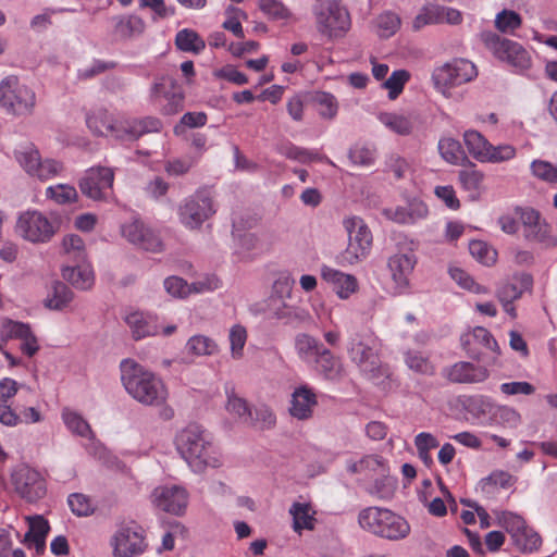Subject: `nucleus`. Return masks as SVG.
<instances>
[{"instance_id": "f257e3e1", "label": "nucleus", "mask_w": 557, "mask_h": 557, "mask_svg": "<svg viewBox=\"0 0 557 557\" xmlns=\"http://www.w3.org/2000/svg\"><path fill=\"white\" fill-rule=\"evenodd\" d=\"M121 382L136 401L144 406H162L169 392L157 374L133 359H123L120 363Z\"/></svg>"}, {"instance_id": "f03ea898", "label": "nucleus", "mask_w": 557, "mask_h": 557, "mask_svg": "<svg viewBox=\"0 0 557 557\" xmlns=\"http://www.w3.org/2000/svg\"><path fill=\"white\" fill-rule=\"evenodd\" d=\"M175 445L182 458L195 473H202L208 468H218L222 465L210 433L198 424H189L178 432Z\"/></svg>"}, {"instance_id": "7ed1b4c3", "label": "nucleus", "mask_w": 557, "mask_h": 557, "mask_svg": "<svg viewBox=\"0 0 557 557\" xmlns=\"http://www.w3.org/2000/svg\"><path fill=\"white\" fill-rule=\"evenodd\" d=\"M381 343L368 332L351 334L347 343L350 361L360 374L374 384H381L389 377L391 371L380 357Z\"/></svg>"}, {"instance_id": "20e7f679", "label": "nucleus", "mask_w": 557, "mask_h": 557, "mask_svg": "<svg viewBox=\"0 0 557 557\" xmlns=\"http://www.w3.org/2000/svg\"><path fill=\"white\" fill-rule=\"evenodd\" d=\"M358 524L363 531L388 541L404 540L410 533V524L404 517L379 506L361 509L358 513Z\"/></svg>"}, {"instance_id": "39448f33", "label": "nucleus", "mask_w": 557, "mask_h": 557, "mask_svg": "<svg viewBox=\"0 0 557 557\" xmlns=\"http://www.w3.org/2000/svg\"><path fill=\"white\" fill-rule=\"evenodd\" d=\"M348 234V245L337 256V263L342 267L354 265L364 260L372 247V234L366 222L359 216H348L343 221Z\"/></svg>"}, {"instance_id": "423d86ee", "label": "nucleus", "mask_w": 557, "mask_h": 557, "mask_svg": "<svg viewBox=\"0 0 557 557\" xmlns=\"http://www.w3.org/2000/svg\"><path fill=\"white\" fill-rule=\"evenodd\" d=\"M14 158L30 177L41 182L58 177L64 171L63 162L51 158L42 159L39 150L33 144L15 149Z\"/></svg>"}, {"instance_id": "0eeeda50", "label": "nucleus", "mask_w": 557, "mask_h": 557, "mask_svg": "<svg viewBox=\"0 0 557 557\" xmlns=\"http://www.w3.org/2000/svg\"><path fill=\"white\" fill-rule=\"evenodd\" d=\"M318 32L330 40L342 38L350 28L348 11L335 1H321L313 7Z\"/></svg>"}, {"instance_id": "6e6552de", "label": "nucleus", "mask_w": 557, "mask_h": 557, "mask_svg": "<svg viewBox=\"0 0 557 557\" xmlns=\"http://www.w3.org/2000/svg\"><path fill=\"white\" fill-rule=\"evenodd\" d=\"M481 40L498 60L506 62L517 72H524L531 67V55L519 42L500 38L493 32H483Z\"/></svg>"}, {"instance_id": "1a4fd4ad", "label": "nucleus", "mask_w": 557, "mask_h": 557, "mask_svg": "<svg viewBox=\"0 0 557 557\" xmlns=\"http://www.w3.org/2000/svg\"><path fill=\"white\" fill-rule=\"evenodd\" d=\"M36 103L35 92L21 84L16 76H7L0 82V107L13 115L32 113Z\"/></svg>"}, {"instance_id": "9d476101", "label": "nucleus", "mask_w": 557, "mask_h": 557, "mask_svg": "<svg viewBox=\"0 0 557 557\" xmlns=\"http://www.w3.org/2000/svg\"><path fill=\"white\" fill-rule=\"evenodd\" d=\"M115 171L109 166H91L78 181V187L84 196L101 202L114 200L113 184Z\"/></svg>"}, {"instance_id": "9b49d317", "label": "nucleus", "mask_w": 557, "mask_h": 557, "mask_svg": "<svg viewBox=\"0 0 557 557\" xmlns=\"http://www.w3.org/2000/svg\"><path fill=\"white\" fill-rule=\"evenodd\" d=\"M15 233L33 244H45L57 233V225L38 210H26L17 215Z\"/></svg>"}, {"instance_id": "f8f14e48", "label": "nucleus", "mask_w": 557, "mask_h": 557, "mask_svg": "<svg viewBox=\"0 0 557 557\" xmlns=\"http://www.w3.org/2000/svg\"><path fill=\"white\" fill-rule=\"evenodd\" d=\"M214 213L213 198L207 189H198L185 198L178 207L180 221L189 230L200 227Z\"/></svg>"}, {"instance_id": "ddd939ff", "label": "nucleus", "mask_w": 557, "mask_h": 557, "mask_svg": "<svg viewBox=\"0 0 557 557\" xmlns=\"http://www.w3.org/2000/svg\"><path fill=\"white\" fill-rule=\"evenodd\" d=\"M476 74V67L472 62L457 59L436 67L432 81L435 88L445 95L448 88L470 82Z\"/></svg>"}, {"instance_id": "4468645a", "label": "nucleus", "mask_w": 557, "mask_h": 557, "mask_svg": "<svg viewBox=\"0 0 557 557\" xmlns=\"http://www.w3.org/2000/svg\"><path fill=\"white\" fill-rule=\"evenodd\" d=\"M11 481L16 494L28 503H35L46 495L44 476L27 465L17 466L11 474Z\"/></svg>"}, {"instance_id": "2eb2a0df", "label": "nucleus", "mask_w": 557, "mask_h": 557, "mask_svg": "<svg viewBox=\"0 0 557 557\" xmlns=\"http://www.w3.org/2000/svg\"><path fill=\"white\" fill-rule=\"evenodd\" d=\"M113 557H137L148 547L144 530L137 524L121 525L110 540Z\"/></svg>"}, {"instance_id": "dca6fc26", "label": "nucleus", "mask_w": 557, "mask_h": 557, "mask_svg": "<svg viewBox=\"0 0 557 557\" xmlns=\"http://www.w3.org/2000/svg\"><path fill=\"white\" fill-rule=\"evenodd\" d=\"M188 499L187 490L176 484L159 485L150 494V502L154 508L173 516L185 513Z\"/></svg>"}, {"instance_id": "f3484780", "label": "nucleus", "mask_w": 557, "mask_h": 557, "mask_svg": "<svg viewBox=\"0 0 557 557\" xmlns=\"http://www.w3.org/2000/svg\"><path fill=\"white\" fill-rule=\"evenodd\" d=\"M533 284L532 276L528 273H516L512 276L502 281L496 287V298L502 305L504 311L512 319L517 317L513 302L531 289Z\"/></svg>"}, {"instance_id": "a211bd4d", "label": "nucleus", "mask_w": 557, "mask_h": 557, "mask_svg": "<svg viewBox=\"0 0 557 557\" xmlns=\"http://www.w3.org/2000/svg\"><path fill=\"white\" fill-rule=\"evenodd\" d=\"M161 128V121L152 116L116 120L113 137L122 141H134L145 134L158 133Z\"/></svg>"}, {"instance_id": "6ab92c4d", "label": "nucleus", "mask_w": 557, "mask_h": 557, "mask_svg": "<svg viewBox=\"0 0 557 557\" xmlns=\"http://www.w3.org/2000/svg\"><path fill=\"white\" fill-rule=\"evenodd\" d=\"M520 219L523 225V235L528 240L547 246L556 245L555 238L550 235V226L539 211L525 208L521 211Z\"/></svg>"}, {"instance_id": "aec40b11", "label": "nucleus", "mask_w": 557, "mask_h": 557, "mask_svg": "<svg viewBox=\"0 0 557 557\" xmlns=\"http://www.w3.org/2000/svg\"><path fill=\"white\" fill-rule=\"evenodd\" d=\"M151 97L156 100L161 98L166 100L162 110L169 115L176 114L184 106L183 92L177 88L175 79L170 76H162L154 82L151 87Z\"/></svg>"}, {"instance_id": "412c9836", "label": "nucleus", "mask_w": 557, "mask_h": 557, "mask_svg": "<svg viewBox=\"0 0 557 557\" xmlns=\"http://www.w3.org/2000/svg\"><path fill=\"white\" fill-rule=\"evenodd\" d=\"M123 236L133 245L151 252L162 250L160 238L140 221H132L122 226Z\"/></svg>"}, {"instance_id": "4be33fe9", "label": "nucleus", "mask_w": 557, "mask_h": 557, "mask_svg": "<svg viewBox=\"0 0 557 557\" xmlns=\"http://www.w3.org/2000/svg\"><path fill=\"white\" fill-rule=\"evenodd\" d=\"M443 375L453 383H481L488 377V371L482 366L460 361L443 370Z\"/></svg>"}, {"instance_id": "5701e85b", "label": "nucleus", "mask_w": 557, "mask_h": 557, "mask_svg": "<svg viewBox=\"0 0 557 557\" xmlns=\"http://www.w3.org/2000/svg\"><path fill=\"white\" fill-rule=\"evenodd\" d=\"M321 277L332 286L341 299H348L359 287L355 275L344 273L329 265L321 267Z\"/></svg>"}, {"instance_id": "b1692460", "label": "nucleus", "mask_w": 557, "mask_h": 557, "mask_svg": "<svg viewBox=\"0 0 557 557\" xmlns=\"http://www.w3.org/2000/svg\"><path fill=\"white\" fill-rule=\"evenodd\" d=\"M417 258L412 250L406 252H397L389 257L387 267L391 272L392 280L400 289L406 288L409 284V276L412 273Z\"/></svg>"}, {"instance_id": "393cba45", "label": "nucleus", "mask_w": 557, "mask_h": 557, "mask_svg": "<svg viewBox=\"0 0 557 557\" xmlns=\"http://www.w3.org/2000/svg\"><path fill=\"white\" fill-rule=\"evenodd\" d=\"M124 320L131 329L132 336L135 341L143 339L147 336H154L160 332L157 317L150 313L132 311L125 315Z\"/></svg>"}, {"instance_id": "a878e982", "label": "nucleus", "mask_w": 557, "mask_h": 557, "mask_svg": "<svg viewBox=\"0 0 557 557\" xmlns=\"http://www.w3.org/2000/svg\"><path fill=\"white\" fill-rule=\"evenodd\" d=\"M270 314L286 324L299 326L311 321L309 311L300 306L287 304L285 300L268 305Z\"/></svg>"}, {"instance_id": "bb28decb", "label": "nucleus", "mask_w": 557, "mask_h": 557, "mask_svg": "<svg viewBox=\"0 0 557 557\" xmlns=\"http://www.w3.org/2000/svg\"><path fill=\"white\" fill-rule=\"evenodd\" d=\"M317 405L315 393L307 385H301L295 388L292 394L289 412L298 420H307L312 417L313 408Z\"/></svg>"}, {"instance_id": "cd10ccee", "label": "nucleus", "mask_w": 557, "mask_h": 557, "mask_svg": "<svg viewBox=\"0 0 557 557\" xmlns=\"http://www.w3.org/2000/svg\"><path fill=\"white\" fill-rule=\"evenodd\" d=\"M86 125L96 136H114L116 119L103 108L91 110L86 115Z\"/></svg>"}, {"instance_id": "c85d7f7f", "label": "nucleus", "mask_w": 557, "mask_h": 557, "mask_svg": "<svg viewBox=\"0 0 557 557\" xmlns=\"http://www.w3.org/2000/svg\"><path fill=\"white\" fill-rule=\"evenodd\" d=\"M29 529L26 532L23 542L28 547H34L37 555H41L46 548V537L50 531L48 521L41 517L36 516L28 518Z\"/></svg>"}, {"instance_id": "c756f323", "label": "nucleus", "mask_w": 557, "mask_h": 557, "mask_svg": "<svg viewBox=\"0 0 557 557\" xmlns=\"http://www.w3.org/2000/svg\"><path fill=\"white\" fill-rule=\"evenodd\" d=\"M111 22L113 33L121 39L138 37L146 28L144 20L135 14L113 16Z\"/></svg>"}, {"instance_id": "7c9ffc66", "label": "nucleus", "mask_w": 557, "mask_h": 557, "mask_svg": "<svg viewBox=\"0 0 557 557\" xmlns=\"http://www.w3.org/2000/svg\"><path fill=\"white\" fill-rule=\"evenodd\" d=\"M323 348L322 343L307 333H300L295 337L297 356L306 363L312 364Z\"/></svg>"}, {"instance_id": "2f4dec72", "label": "nucleus", "mask_w": 557, "mask_h": 557, "mask_svg": "<svg viewBox=\"0 0 557 557\" xmlns=\"http://www.w3.org/2000/svg\"><path fill=\"white\" fill-rule=\"evenodd\" d=\"M62 275L73 286L83 290L90 288L94 284V272L89 265L64 267Z\"/></svg>"}, {"instance_id": "473e14b6", "label": "nucleus", "mask_w": 557, "mask_h": 557, "mask_svg": "<svg viewBox=\"0 0 557 557\" xmlns=\"http://www.w3.org/2000/svg\"><path fill=\"white\" fill-rule=\"evenodd\" d=\"M315 369L326 379L335 380L342 374V364L330 349L323 348L314 362Z\"/></svg>"}, {"instance_id": "72a5a7b5", "label": "nucleus", "mask_w": 557, "mask_h": 557, "mask_svg": "<svg viewBox=\"0 0 557 557\" xmlns=\"http://www.w3.org/2000/svg\"><path fill=\"white\" fill-rule=\"evenodd\" d=\"M404 361L411 371L418 374L432 376L436 372V368L430 358L419 350H406L404 352Z\"/></svg>"}, {"instance_id": "f704fd0d", "label": "nucleus", "mask_w": 557, "mask_h": 557, "mask_svg": "<svg viewBox=\"0 0 557 557\" xmlns=\"http://www.w3.org/2000/svg\"><path fill=\"white\" fill-rule=\"evenodd\" d=\"M61 417L65 426L71 433L81 437H92L94 434L89 423L77 411L64 408L62 410Z\"/></svg>"}, {"instance_id": "c9c22d12", "label": "nucleus", "mask_w": 557, "mask_h": 557, "mask_svg": "<svg viewBox=\"0 0 557 557\" xmlns=\"http://www.w3.org/2000/svg\"><path fill=\"white\" fill-rule=\"evenodd\" d=\"M185 351L193 357L212 356L218 352V345L212 338L197 334L187 341Z\"/></svg>"}, {"instance_id": "e433bc0d", "label": "nucleus", "mask_w": 557, "mask_h": 557, "mask_svg": "<svg viewBox=\"0 0 557 557\" xmlns=\"http://www.w3.org/2000/svg\"><path fill=\"white\" fill-rule=\"evenodd\" d=\"M72 299V290L64 283L55 282L45 300V306L49 309L62 310L67 307Z\"/></svg>"}, {"instance_id": "4c0bfd02", "label": "nucleus", "mask_w": 557, "mask_h": 557, "mask_svg": "<svg viewBox=\"0 0 557 557\" xmlns=\"http://www.w3.org/2000/svg\"><path fill=\"white\" fill-rule=\"evenodd\" d=\"M175 45L181 51L194 53H199L206 47L205 40L189 28H184L176 34Z\"/></svg>"}, {"instance_id": "58836bf2", "label": "nucleus", "mask_w": 557, "mask_h": 557, "mask_svg": "<svg viewBox=\"0 0 557 557\" xmlns=\"http://www.w3.org/2000/svg\"><path fill=\"white\" fill-rule=\"evenodd\" d=\"M437 149L441 157L450 164H459L466 159L461 144L455 138H441Z\"/></svg>"}, {"instance_id": "ea45409f", "label": "nucleus", "mask_w": 557, "mask_h": 557, "mask_svg": "<svg viewBox=\"0 0 557 557\" xmlns=\"http://www.w3.org/2000/svg\"><path fill=\"white\" fill-rule=\"evenodd\" d=\"M376 474H379V478L374 480L369 493L380 499L392 498L397 487V480L389 476L387 472L382 471Z\"/></svg>"}, {"instance_id": "a19ab883", "label": "nucleus", "mask_w": 557, "mask_h": 557, "mask_svg": "<svg viewBox=\"0 0 557 557\" xmlns=\"http://www.w3.org/2000/svg\"><path fill=\"white\" fill-rule=\"evenodd\" d=\"M311 100L318 106L321 117L332 120L337 115L338 102L334 95L326 91H315L312 94Z\"/></svg>"}, {"instance_id": "79ce46f5", "label": "nucleus", "mask_w": 557, "mask_h": 557, "mask_svg": "<svg viewBox=\"0 0 557 557\" xmlns=\"http://www.w3.org/2000/svg\"><path fill=\"white\" fill-rule=\"evenodd\" d=\"M280 153L287 159L295 160L301 163H309L312 161H321L325 159V157H321L318 152L295 146L293 144H287L280 148ZM327 162L331 161L326 158Z\"/></svg>"}, {"instance_id": "37998d69", "label": "nucleus", "mask_w": 557, "mask_h": 557, "mask_svg": "<svg viewBox=\"0 0 557 557\" xmlns=\"http://www.w3.org/2000/svg\"><path fill=\"white\" fill-rule=\"evenodd\" d=\"M463 141L469 153L481 162L490 141L481 133L473 129L465 132Z\"/></svg>"}, {"instance_id": "c03bdc74", "label": "nucleus", "mask_w": 557, "mask_h": 557, "mask_svg": "<svg viewBox=\"0 0 557 557\" xmlns=\"http://www.w3.org/2000/svg\"><path fill=\"white\" fill-rule=\"evenodd\" d=\"M379 120L385 127L398 135H409L412 131L411 121L404 115L396 113H381L379 115Z\"/></svg>"}, {"instance_id": "a18cd8bd", "label": "nucleus", "mask_w": 557, "mask_h": 557, "mask_svg": "<svg viewBox=\"0 0 557 557\" xmlns=\"http://www.w3.org/2000/svg\"><path fill=\"white\" fill-rule=\"evenodd\" d=\"M46 197L53 200L58 205H67L75 202L78 198L77 190L74 186L67 184H58L49 186L46 189Z\"/></svg>"}, {"instance_id": "49530a36", "label": "nucleus", "mask_w": 557, "mask_h": 557, "mask_svg": "<svg viewBox=\"0 0 557 557\" xmlns=\"http://www.w3.org/2000/svg\"><path fill=\"white\" fill-rule=\"evenodd\" d=\"M293 516L294 530L299 532L304 529L312 530L314 518L310 513V507L307 504L294 503L289 509Z\"/></svg>"}, {"instance_id": "de8ad7c7", "label": "nucleus", "mask_w": 557, "mask_h": 557, "mask_svg": "<svg viewBox=\"0 0 557 557\" xmlns=\"http://www.w3.org/2000/svg\"><path fill=\"white\" fill-rule=\"evenodd\" d=\"M348 157L354 164L370 166L376 159V149L370 144H356L350 148Z\"/></svg>"}, {"instance_id": "09e8293b", "label": "nucleus", "mask_w": 557, "mask_h": 557, "mask_svg": "<svg viewBox=\"0 0 557 557\" xmlns=\"http://www.w3.org/2000/svg\"><path fill=\"white\" fill-rule=\"evenodd\" d=\"M517 150L509 144L494 146L488 143L481 162L502 163L515 158Z\"/></svg>"}, {"instance_id": "8fccbe9b", "label": "nucleus", "mask_w": 557, "mask_h": 557, "mask_svg": "<svg viewBox=\"0 0 557 557\" xmlns=\"http://www.w3.org/2000/svg\"><path fill=\"white\" fill-rule=\"evenodd\" d=\"M294 283V278L290 277L288 274L280 275L272 285V290L268 299V305L290 298Z\"/></svg>"}, {"instance_id": "3c124183", "label": "nucleus", "mask_w": 557, "mask_h": 557, "mask_svg": "<svg viewBox=\"0 0 557 557\" xmlns=\"http://www.w3.org/2000/svg\"><path fill=\"white\" fill-rule=\"evenodd\" d=\"M410 79V73L406 70H396L384 81L382 86L388 90V98L395 100L401 92L406 83Z\"/></svg>"}, {"instance_id": "603ef678", "label": "nucleus", "mask_w": 557, "mask_h": 557, "mask_svg": "<svg viewBox=\"0 0 557 557\" xmlns=\"http://www.w3.org/2000/svg\"><path fill=\"white\" fill-rule=\"evenodd\" d=\"M441 24V11L437 4L424 5L413 20L412 27L416 30L423 28L426 25Z\"/></svg>"}, {"instance_id": "864d4df0", "label": "nucleus", "mask_w": 557, "mask_h": 557, "mask_svg": "<svg viewBox=\"0 0 557 557\" xmlns=\"http://www.w3.org/2000/svg\"><path fill=\"white\" fill-rule=\"evenodd\" d=\"M493 419L496 424L507 429H516L521 423L520 413L508 406H499L493 412Z\"/></svg>"}, {"instance_id": "5fc2aeb1", "label": "nucleus", "mask_w": 557, "mask_h": 557, "mask_svg": "<svg viewBox=\"0 0 557 557\" xmlns=\"http://www.w3.org/2000/svg\"><path fill=\"white\" fill-rule=\"evenodd\" d=\"M227 395V404L226 409L230 413L236 414L239 419H243L244 422H248L249 419H252V412L248 408V405L245 399L235 395L234 389L226 388Z\"/></svg>"}, {"instance_id": "6e6d98bb", "label": "nucleus", "mask_w": 557, "mask_h": 557, "mask_svg": "<svg viewBox=\"0 0 557 557\" xmlns=\"http://www.w3.org/2000/svg\"><path fill=\"white\" fill-rule=\"evenodd\" d=\"M530 170L536 178L546 183L557 184V165L545 160H534L530 165Z\"/></svg>"}, {"instance_id": "4d7b16f0", "label": "nucleus", "mask_w": 557, "mask_h": 557, "mask_svg": "<svg viewBox=\"0 0 557 557\" xmlns=\"http://www.w3.org/2000/svg\"><path fill=\"white\" fill-rule=\"evenodd\" d=\"M515 545L522 552H534L542 545V539L533 529L525 527L521 533L512 539Z\"/></svg>"}, {"instance_id": "13d9d810", "label": "nucleus", "mask_w": 557, "mask_h": 557, "mask_svg": "<svg viewBox=\"0 0 557 557\" xmlns=\"http://www.w3.org/2000/svg\"><path fill=\"white\" fill-rule=\"evenodd\" d=\"M521 23V16L511 10H503L495 17V26L502 33H513Z\"/></svg>"}, {"instance_id": "bf43d9fd", "label": "nucleus", "mask_w": 557, "mask_h": 557, "mask_svg": "<svg viewBox=\"0 0 557 557\" xmlns=\"http://www.w3.org/2000/svg\"><path fill=\"white\" fill-rule=\"evenodd\" d=\"M469 250L473 258L479 262L491 265L496 261L497 252L491 248L486 243L481 240H473L469 244Z\"/></svg>"}, {"instance_id": "052dcab7", "label": "nucleus", "mask_w": 557, "mask_h": 557, "mask_svg": "<svg viewBox=\"0 0 557 557\" xmlns=\"http://www.w3.org/2000/svg\"><path fill=\"white\" fill-rule=\"evenodd\" d=\"M377 33L382 38L393 36L400 27V18L393 12H385L377 17Z\"/></svg>"}, {"instance_id": "680f3d73", "label": "nucleus", "mask_w": 557, "mask_h": 557, "mask_svg": "<svg viewBox=\"0 0 557 557\" xmlns=\"http://www.w3.org/2000/svg\"><path fill=\"white\" fill-rule=\"evenodd\" d=\"M458 177L461 186L466 190L474 195L478 194L481 187L484 174L481 171L475 170L474 166H472L471 169L461 170L459 172Z\"/></svg>"}, {"instance_id": "e2e57ef3", "label": "nucleus", "mask_w": 557, "mask_h": 557, "mask_svg": "<svg viewBox=\"0 0 557 557\" xmlns=\"http://www.w3.org/2000/svg\"><path fill=\"white\" fill-rule=\"evenodd\" d=\"M71 511L77 517H87L94 512V507L88 496L82 493H73L67 497Z\"/></svg>"}, {"instance_id": "0e129e2a", "label": "nucleus", "mask_w": 557, "mask_h": 557, "mask_svg": "<svg viewBox=\"0 0 557 557\" xmlns=\"http://www.w3.org/2000/svg\"><path fill=\"white\" fill-rule=\"evenodd\" d=\"M478 343L492 351H497L498 345L488 330L483 326H475L466 335V343Z\"/></svg>"}, {"instance_id": "69168bd1", "label": "nucleus", "mask_w": 557, "mask_h": 557, "mask_svg": "<svg viewBox=\"0 0 557 557\" xmlns=\"http://www.w3.org/2000/svg\"><path fill=\"white\" fill-rule=\"evenodd\" d=\"M259 9L273 20H287L290 16L289 10L278 0H260Z\"/></svg>"}, {"instance_id": "338daca9", "label": "nucleus", "mask_w": 557, "mask_h": 557, "mask_svg": "<svg viewBox=\"0 0 557 557\" xmlns=\"http://www.w3.org/2000/svg\"><path fill=\"white\" fill-rule=\"evenodd\" d=\"M247 423H250L262 430H268L275 425L276 418L269 407L260 406L255 409L252 419H249Z\"/></svg>"}, {"instance_id": "774afa93", "label": "nucleus", "mask_w": 557, "mask_h": 557, "mask_svg": "<svg viewBox=\"0 0 557 557\" xmlns=\"http://www.w3.org/2000/svg\"><path fill=\"white\" fill-rule=\"evenodd\" d=\"M498 522L511 535V539L518 536L527 527L523 518L512 512H503L498 517Z\"/></svg>"}]
</instances>
